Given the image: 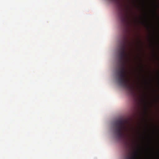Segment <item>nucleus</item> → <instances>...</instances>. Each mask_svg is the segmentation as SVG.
I'll use <instances>...</instances> for the list:
<instances>
[{
    "label": "nucleus",
    "mask_w": 159,
    "mask_h": 159,
    "mask_svg": "<svg viewBox=\"0 0 159 159\" xmlns=\"http://www.w3.org/2000/svg\"><path fill=\"white\" fill-rule=\"evenodd\" d=\"M114 125L115 134L118 138H121L123 136L124 130L125 128L124 122L122 120H118L115 122Z\"/></svg>",
    "instance_id": "1"
},
{
    "label": "nucleus",
    "mask_w": 159,
    "mask_h": 159,
    "mask_svg": "<svg viewBox=\"0 0 159 159\" xmlns=\"http://www.w3.org/2000/svg\"><path fill=\"white\" fill-rule=\"evenodd\" d=\"M126 44L125 42L121 43L117 53L119 60H159V59H125L127 56L128 52L127 50Z\"/></svg>",
    "instance_id": "2"
},
{
    "label": "nucleus",
    "mask_w": 159,
    "mask_h": 159,
    "mask_svg": "<svg viewBox=\"0 0 159 159\" xmlns=\"http://www.w3.org/2000/svg\"><path fill=\"white\" fill-rule=\"evenodd\" d=\"M128 10L126 11V16L124 15L121 11H120L119 13V16L122 22L124 23L125 22L126 18L128 17Z\"/></svg>",
    "instance_id": "3"
},
{
    "label": "nucleus",
    "mask_w": 159,
    "mask_h": 159,
    "mask_svg": "<svg viewBox=\"0 0 159 159\" xmlns=\"http://www.w3.org/2000/svg\"><path fill=\"white\" fill-rule=\"evenodd\" d=\"M138 156V151H136L134 152L133 155L131 157H129L127 159H137Z\"/></svg>",
    "instance_id": "4"
},
{
    "label": "nucleus",
    "mask_w": 159,
    "mask_h": 159,
    "mask_svg": "<svg viewBox=\"0 0 159 159\" xmlns=\"http://www.w3.org/2000/svg\"><path fill=\"white\" fill-rule=\"evenodd\" d=\"M141 49V47L139 45H137L136 48V50L137 51H139Z\"/></svg>",
    "instance_id": "5"
},
{
    "label": "nucleus",
    "mask_w": 159,
    "mask_h": 159,
    "mask_svg": "<svg viewBox=\"0 0 159 159\" xmlns=\"http://www.w3.org/2000/svg\"><path fill=\"white\" fill-rule=\"evenodd\" d=\"M128 50H129V51L130 52H132V49H128Z\"/></svg>",
    "instance_id": "6"
}]
</instances>
